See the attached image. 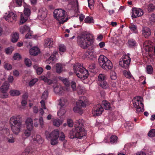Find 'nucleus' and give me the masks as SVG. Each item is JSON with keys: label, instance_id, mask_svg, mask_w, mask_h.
<instances>
[{"label": "nucleus", "instance_id": "1", "mask_svg": "<svg viewBox=\"0 0 155 155\" xmlns=\"http://www.w3.org/2000/svg\"><path fill=\"white\" fill-rule=\"evenodd\" d=\"M84 123V121L82 119H79L76 121L74 124L75 129L70 132L69 136L70 138L81 139L86 136V131L83 127Z\"/></svg>", "mask_w": 155, "mask_h": 155}, {"label": "nucleus", "instance_id": "2", "mask_svg": "<svg viewBox=\"0 0 155 155\" xmlns=\"http://www.w3.org/2000/svg\"><path fill=\"white\" fill-rule=\"evenodd\" d=\"M21 117L20 115L13 116L12 117L9 121L11 130L14 134H18L21 131L22 124L21 121Z\"/></svg>", "mask_w": 155, "mask_h": 155}, {"label": "nucleus", "instance_id": "3", "mask_svg": "<svg viewBox=\"0 0 155 155\" xmlns=\"http://www.w3.org/2000/svg\"><path fill=\"white\" fill-rule=\"evenodd\" d=\"M90 34H83L78 37L77 42L79 45L82 48L85 49L94 43L93 39L91 37Z\"/></svg>", "mask_w": 155, "mask_h": 155}, {"label": "nucleus", "instance_id": "4", "mask_svg": "<svg viewBox=\"0 0 155 155\" xmlns=\"http://www.w3.org/2000/svg\"><path fill=\"white\" fill-rule=\"evenodd\" d=\"M73 70L74 73L79 78L83 80L87 78L88 75V71L81 64H74L73 65Z\"/></svg>", "mask_w": 155, "mask_h": 155}, {"label": "nucleus", "instance_id": "5", "mask_svg": "<svg viewBox=\"0 0 155 155\" xmlns=\"http://www.w3.org/2000/svg\"><path fill=\"white\" fill-rule=\"evenodd\" d=\"M32 139L31 140V142L29 143V146H28L25 150V152L28 153H31L34 150L35 146L33 143L36 144H42L43 142V139L39 135L32 137Z\"/></svg>", "mask_w": 155, "mask_h": 155}, {"label": "nucleus", "instance_id": "6", "mask_svg": "<svg viewBox=\"0 0 155 155\" xmlns=\"http://www.w3.org/2000/svg\"><path fill=\"white\" fill-rule=\"evenodd\" d=\"M53 15L54 18L58 21L59 24L64 23L68 19L66 12L65 10L61 9L54 10Z\"/></svg>", "mask_w": 155, "mask_h": 155}, {"label": "nucleus", "instance_id": "7", "mask_svg": "<svg viewBox=\"0 0 155 155\" xmlns=\"http://www.w3.org/2000/svg\"><path fill=\"white\" fill-rule=\"evenodd\" d=\"M87 101L88 100L86 97H81L80 99L76 102V106L73 108L74 111L80 114H82L83 111L81 107H85Z\"/></svg>", "mask_w": 155, "mask_h": 155}, {"label": "nucleus", "instance_id": "8", "mask_svg": "<svg viewBox=\"0 0 155 155\" xmlns=\"http://www.w3.org/2000/svg\"><path fill=\"white\" fill-rule=\"evenodd\" d=\"M143 101V98L139 96L135 97L133 100L134 107L136 109V113L138 114L142 112L144 110Z\"/></svg>", "mask_w": 155, "mask_h": 155}, {"label": "nucleus", "instance_id": "9", "mask_svg": "<svg viewBox=\"0 0 155 155\" xmlns=\"http://www.w3.org/2000/svg\"><path fill=\"white\" fill-rule=\"evenodd\" d=\"M59 133L58 130H54L49 134L48 131L45 132L46 137L48 140H51L52 145H55L58 143V139L59 137Z\"/></svg>", "mask_w": 155, "mask_h": 155}, {"label": "nucleus", "instance_id": "10", "mask_svg": "<svg viewBox=\"0 0 155 155\" xmlns=\"http://www.w3.org/2000/svg\"><path fill=\"white\" fill-rule=\"evenodd\" d=\"M130 55L129 54L124 55L120 59L119 62V64L122 67L127 68L129 67L131 61Z\"/></svg>", "mask_w": 155, "mask_h": 155}, {"label": "nucleus", "instance_id": "11", "mask_svg": "<svg viewBox=\"0 0 155 155\" xmlns=\"http://www.w3.org/2000/svg\"><path fill=\"white\" fill-rule=\"evenodd\" d=\"M10 84L7 82H4L0 87V91L4 94H0V97L2 98H5L8 97V95L7 93L8 89H9Z\"/></svg>", "mask_w": 155, "mask_h": 155}, {"label": "nucleus", "instance_id": "12", "mask_svg": "<svg viewBox=\"0 0 155 155\" xmlns=\"http://www.w3.org/2000/svg\"><path fill=\"white\" fill-rule=\"evenodd\" d=\"M131 13V17L133 18L140 16L142 15L143 14L141 9L136 8H132Z\"/></svg>", "mask_w": 155, "mask_h": 155}, {"label": "nucleus", "instance_id": "13", "mask_svg": "<svg viewBox=\"0 0 155 155\" xmlns=\"http://www.w3.org/2000/svg\"><path fill=\"white\" fill-rule=\"evenodd\" d=\"M104 109L101 105L98 104L94 106L92 110V114L94 116H99L102 113Z\"/></svg>", "mask_w": 155, "mask_h": 155}, {"label": "nucleus", "instance_id": "14", "mask_svg": "<svg viewBox=\"0 0 155 155\" xmlns=\"http://www.w3.org/2000/svg\"><path fill=\"white\" fill-rule=\"evenodd\" d=\"M53 88L54 92L55 94L59 95H61L63 94L65 89L67 90V88H63L61 86L55 84L54 85Z\"/></svg>", "mask_w": 155, "mask_h": 155}, {"label": "nucleus", "instance_id": "15", "mask_svg": "<svg viewBox=\"0 0 155 155\" xmlns=\"http://www.w3.org/2000/svg\"><path fill=\"white\" fill-rule=\"evenodd\" d=\"M47 11L45 8H40L39 10L38 13V18L41 20L44 19L47 17Z\"/></svg>", "mask_w": 155, "mask_h": 155}, {"label": "nucleus", "instance_id": "16", "mask_svg": "<svg viewBox=\"0 0 155 155\" xmlns=\"http://www.w3.org/2000/svg\"><path fill=\"white\" fill-rule=\"evenodd\" d=\"M16 17V15L12 12L6 13L4 16L5 19L8 22H12L13 20H15Z\"/></svg>", "mask_w": 155, "mask_h": 155}, {"label": "nucleus", "instance_id": "17", "mask_svg": "<svg viewBox=\"0 0 155 155\" xmlns=\"http://www.w3.org/2000/svg\"><path fill=\"white\" fill-rule=\"evenodd\" d=\"M142 32V36L146 38H148L151 34L150 29L149 27L145 26H143Z\"/></svg>", "mask_w": 155, "mask_h": 155}, {"label": "nucleus", "instance_id": "18", "mask_svg": "<svg viewBox=\"0 0 155 155\" xmlns=\"http://www.w3.org/2000/svg\"><path fill=\"white\" fill-rule=\"evenodd\" d=\"M10 134H11L9 129L6 128L2 129L0 130V139L4 140Z\"/></svg>", "mask_w": 155, "mask_h": 155}, {"label": "nucleus", "instance_id": "19", "mask_svg": "<svg viewBox=\"0 0 155 155\" xmlns=\"http://www.w3.org/2000/svg\"><path fill=\"white\" fill-rule=\"evenodd\" d=\"M153 46L151 41H146L144 43L142 49L143 48L146 51L149 52L152 50Z\"/></svg>", "mask_w": 155, "mask_h": 155}, {"label": "nucleus", "instance_id": "20", "mask_svg": "<svg viewBox=\"0 0 155 155\" xmlns=\"http://www.w3.org/2000/svg\"><path fill=\"white\" fill-rule=\"evenodd\" d=\"M99 86L103 89L105 90L107 92H109L112 90L109 84L106 81H104L101 83Z\"/></svg>", "mask_w": 155, "mask_h": 155}, {"label": "nucleus", "instance_id": "21", "mask_svg": "<svg viewBox=\"0 0 155 155\" xmlns=\"http://www.w3.org/2000/svg\"><path fill=\"white\" fill-rule=\"evenodd\" d=\"M34 125L35 127H38L39 124L41 128L44 127V124L43 118L42 117H39V119L35 118L34 119Z\"/></svg>", "mask_w": 155, "mask_h": 155}, {"label": "nucleus", "instance_id": "22", "mask_svg": "<svg viewBox=\"0 0 155 155\" xmlns=\"http://www.w3.org/2000/svg\"><path fill=\"white\" fill-rule=\"evenodd\" d=\"M109 60L106 56L102 55H100L98 58V64L102 67Z\"/></svg>", "mask_w": 155, "mask_h": 155}, {"label": "nucleus", "instance_id": "23", "mask_svg": "<svg viewBox=\"0 0 155 155\" xmlns=\"http://www.w3.org/2000/svg\"><path fill=\"white\" fill-rule=\"evenodd\" d=\"M25 124L26 128L33 129L34 124L32 119L30 117L27 118L25 120Z\"/></svg>", "mask_w": 155, "mask_h": 155}, {"label": "nucleus", "instance_id": "24", "mask_svg": "<svg viewBox=\"0 0 155 155\" xmlns=\"http://www.w3.org/2000/svg\"><path fill=\"white\" fill-rule=\"evenodd\" d=\"M106 71L111 70L113 68V64L111 61L109 60L101 67Z\"/></svg>", "mask_w": 155, "mask_h": 155}, {"label": "nucleus", "instance_id": "25", "mask_svg": "<svg viewBox=\"0 0 155 155\" xmlns=\"http://www.w3.org/2000/svg\"><path fill=\"white\" fill-rule=\"evenodd\" d=\"M53 44V40L52 39L48 38L45 40L44 46L50 48L52 47Z\"/></svg>", "mask_w": 155, "mask_h": 155}, {"label": "nucleus", "instance_id": "26", "mask_svg": "<svg viewBox=\"0 0 155 155\" xmlns=\"http://www.w3.org/2000/svg\"><path fill=\"white\" fill-rule=\"evenodd\" d=\"M29 52L31 55L35 56L40 52V50L37 47H34L30 49Z\"/></svg>", "mask_w": 155, "mask_h": 155}, {"label": "nucleus", "instance_id": "27", "mask_svg": "<svg viewBox=\"0 0 155 155\" xmlns=\"http://www.w3.org/2000/svg\"><path fill=\"white\" fill-rule=\"evenodd\" d=\"M24 12L25 15L27 17H29L30 15L31 11L30 9V7L28 5H25L24 6Z\"/></svg>", "mask_w": 155, "mask_h": 155}, {"label": "nucleus", "instance_id": "28", "mask_svg": "<svg viewBox=\"0 0 155 155\" xmlns=\"http://www.w3.org/2000/svg\"><path fill=\"white\" fill-rule=\"evenodd\" d=\"M4 140L9 143H14L15 141V138L13 137L12 134H10Z\"/></svg>", "mask_w": 155, "mask_h": 155}, {"label": "nucleus", "instance_id": "29", "mask_svg": "<svg viewBox=\"0 0 155 155\" xmlns=\"http://www.w3.org/2000/svg\"><path fill=\"white\" fill-rule=\"evenodd\" d=\"M41 78L45 82L48 84L55 83L56 82V80L55 79H53L52 80L49 79L47 77L44 76L41 77Z\"/></svg>", "mask_w": 155, "mask_h": 155}, {"label": "nucleus", "instance_id": "30", "mask_svg": "<svg viewBox=\"0 0 155 155\" xmlns=\"http://www.w3.org/2000/svg\"><path fill=\"white\" fill-rule=\"evenodd\" d=\"M86 55L87 56V57L90 59H92L95 57L96 53L94 51H89L86 52Z\"/></svg>", "mask_w": 155, "mask_h": 155}, {"label": "nucleus", "instance_id": "31", "mask_svg": "<svg viewBox=\"0 0 155 155\" xmlns=\"http://www.w3.org/2000/svg\"><path fill=\"white\" fill-rule=\"evenodd\" d=\"M30 30V27L26 25L21 26L19 28L20 33L23 34L26 32Z\"/></svg>", "mask_w": 155, "mask_h": 155}, {"label": "nucleus", "instance_id": "32", "mask_svg": "<svg viewBox=\"0 0 155 155\" xmlns=\"http://www.w3.org/2000/svg\"><path fill=\"white\" fill-rule=\"evenodd\" d=\"M63 65L60 63H58L55 65L56 72L58 73H61L63 71Z\"/></svg>", "mask_w": 155, "mask_h": 155}, {"label": "nucleus", "instance_id": "33", "mask_svg": "<svg viewBox=\"0 0 155 155\" xmlns=\"http://www.w3.org/2000/svg\"><path fill=\"white\" fill-rule=\"evenodd\" d=\"M33 68L36 70L38 75H40L43 71V69L41 67H39L38 65L35 64L33 66Z\"/></svg>", "mask_w": 155, "mask_h": 155}, {"label": "nucleus", "instance_id": "34", "mask_svg": "<svg viewBox=\"0 0 155 155\" xmlns=\"http://www.w3.org/2000/svg\"><path fill=\"white\" fill-rule=\"evenodd\" d=\"M76 90L78 94H84L85 91L84 87L80 85L78 86Z\"/></svg>", "mask_w": 155, "mask_h": 155}, {"label": "nucleus", "instance_id": "35", "mask_svg": "<svg viewBox=\"0 0 155 155\" xmlns=\"http://www.w3.org/2000/svg\"><path fill=\"white\" fill-rule=\"evenodd\" d=\"M107 75L104 74H100L98 77V80L100 82L105 81L107 80Z\"/></svg>", "mask_w": 155, "mask_h": 155}, {"label": "nucleus", "instance_id": "36", "mask_svg": "<svg viewBox=\"0 0 155 155\" xmlns=\"http://www.w3.org/2000/svg\"><path fill=\"white\" fill-rule=\"evenodd\" d=\"M68 104V101L65 98H61L60 100L59 105L61 107L66 106Z\"/></svg>", "mask_w": 155, "mask_h": 155}, {"label": "nucleus", "instance_id": "37", "mask_svg": "<svg viewBox=\"0 0 155 155\" xmlns=\"http://www.w3.org/2000/svg\"><path fill=\"white\" fill-rule=\"evenodd\" d=\"M102 104L105 110H108L110 109V104L108 101L104 100L102 101Z\"/></svg>", "mask_w": 155, "mask_h": 155}, {"label": "nucleus", "instance_id": "38", "mask_svg": "<svg viewBox=\"0 0 155 155\" xmlns=\"http://www.w3.org/2000/svg\"><path fill=\"white\" fill-rule=\"evenodd\" d=\"M52 123L54 126L58 127L62 124V122L58 119H55L52 120Z\"/></svg>", "mask_w": 155, "mask_h": 155}, {"label": "nucleus", "instance_id": "39", "mask_svg": "<svg viewBox=\"0 0 155 155\" xmlns=\"http://www.w3.org/2000/svg\"><path fill=\"white\" fill-rule=\"evenodd\" d=\"M58 79L61 81L66 86H69L70 82L68 80L67 78L61 77H58Z\"/></svg>", "mask_w": 155, "mask_h": 155}, {"label": "nucleus", "instance_id": "40", "mask_svg": "<svg viewBox=\"0 0 155 155\" xmlns=\"http://www.w3.org/2000/svg\"><path fill=\"white\" fill-rule=\"evenodd\" d=\"M19 38V34L18 33L15 32L12 35V41L13 42H15L17 41Z\"/></svg>", "mask_w": 155, "mask_h": 155}, {"label": "nucleus", "instance_id": "41", "mask_svg": "<svg viewBox=\"0 0 155 155\" xmlns=\"http://www.w3.org/2000/svg\"><path fill=\"white\" fill-rule=\"evenodd\" d=\"M28 17H27L21 14L20 17V24H22L24 23L28 19Z\"/></svg>", "mask_w": 155, "mask_h": 155}, {"label": "nucleus", "instance_id": "42", "mask_svg": "<svg viewBox=\"0 0 155 155\" xmlns=\"http://www.w3.org/2000/svg\"><path fill=\"white\" fill-rule=\"evenodd\" d=\"M129 28L133 33H137L138 32L137 26L133 24H131L129 26Z\"/></svg>", "mask_w": 155, "mask_h": 155}, {"label": "nucleus", "instance_id": "43", "mask_svg": "<svg viewBox=\"0 0 155 155\" xmlns=\"http://www.w3.org/2000/svg\"><path fill=\"white\" fill-rule=\"evenodd\" d=\"M9 93L12 96H18L20 94V91L17 90H11Z\"/></svg>", "mask_w": 155, "mask_h": 155}, {"label": "nucleus", "instance_id": "44", "mask_svg": "<svg viewBox=\"0 0 155 155\" xmlns=\"http://www.w3.org/2000/svg\"><path fill=\"white\" fill-rule=\"evenodd\" d=\"M58 52L57 51H55L54 54H53L51 55L49 58V60L51 61L53 63L56 61L57 60L55 55L57 54Z\"/></svg>", "mask_w": 155, "mask_h": 155}, {"label": "nucleus", "instance_id": "45", "mask_svg": "<svg viewBox=\"0 0 155 155\" xmlns=\"http://www.w3.org/2000/svg\"><path fill=\"white\" fill-rule=\"evenodd\" d=\"M25 38L27 39H31L32 38H36L35 37L33 36L32 31H31L30 30L28 31V32L25 35Z\"/></svg>", "mask_w": 155, "mask_h": 155}, {"label": "nucleus", "instance_id": "46", "mask_svg": "<svg viewBox=\"0 0 155 155\" xmlns=\"http://www.w3.org/2000/svg\"><path fill=\"white\" fill-rule=\"evenodd\" d=\"M117 137L115 135H112L110 138V142L112 144L116 143Z\"/></svg>", "mask_w": 155, "mask_h": 155}, {"label": "nucleus", "instance_id": "47", "mask_svg": "<svg viewBox=\"0 0 155 155\" xmlns=\"http://www.w3.org/2000/svg\"><path fill=\"white\" fill-rule=\"evenodd\" d=\"M155 6L152 4H150L148 5L147 9L148 12H151L155 9Z\"/></svg>", "mask_w": 155, "mask_h": 155}, {"label": "nucleus", "instance_id": "48", "mask_svg": "<svg viewBox=\"0 0 155 155\" xmlns=\"http://www.w3.org/2000/svg\"><path fill=\"white\" fill-rule=\"evenodd\" d=\"M126 124V125H125V127L128 130L131 129L134 126V124L131 122H127Z\"/></svg>", "mask_w": 155, "mask_h": 155}, {"label": "nucleus", "instance_id": "49", "mask_svg": "<svg viewBox=\"0 0 155 155\" xmlns=\"http://www.w3.org/2000/svg\"><path fill=\"white\" fill-rule=\"evenodd\" d=\"M66 111L64 108H61L60 110L58 112V115L59 117L63 115L66 113Z\"/></svg>", "mask_w": 155, "mask_h": 155}, {"label": "nucleus", "instance_id": "50", "mask_svg": "<svg viewBox=\"0 0 155 155\" xmlns=\"http://www.w3.org/2000/svg\"><path fill=\"white\" fill-rule=\"evenodd\" d=\"M59 49L60 51L61 54L62 55V54L65 51L66 48L64 45H61L59 47Z\"/></svg>", "mask_w": 155, "mask_h": 155}, {"label": "nucleus", "instance_id": "51", "mask_svg": "<svg viewBox=\"0 0 155 155\" xmlns=\"http://www.w3.org/2000/svg\"><path fill=\"white\" fill-rule=\"evenodd\" d=\"M110 78L112 80H115L117 78V75L116 72L113 71H111L110 73Z\"/></svg>", "mask_w": 155, "mask_h": 155}, {"label": "nucleus", "instance_id": "52", "mask_svg": "<svg viewBox=\"0 0 155 155\" xmlns=\"http://www.w3.org/2000/svg\"><path fill=\"white\" fill-rule=\"evenodd\" d=\"M84 21L86 23H93L94 20L92 17L87 16L85 19Z\"/></svg>", "mask_w": 155, "mask_h": 155}, {"label": "nucleus", "instance_id": "53", "mask_svg": "<svg viewBox=\"0 0 155 155\" xmlns=\"http://www.w3.org/2000/svg\"><path fill=\"white\" fill-rule=\"evenodd\" d=\"M128 46L130 47H132L136 45V42L132 39H130L128 42Z\"/></svg>", "mask_w": 155, "mask_h": 155}, {"label": "nucleus", "instance_id": "54", "mask_svg": "<svg viewBox=\"0 0 155 155\" xmlns=\"http://www.w3.org/2000/svg\"><path fill=\"white\" fill-rule=\"evenodd\" d=\"M33 129H28L27 128L24 131V134L27 137H29L31 134V131Z\"/></svg>", "mask_w": 155, "mask_h": 155}, {"label": "nucleus", "instance_id": "55", "mask_svg": "<svg viewBox=\"0 0 155 155\" xmlns=\"http://www.w3.org/2000/svg\"><path fill=\"white\" fill-rule=\"evenodd\" d=\"M13 50V47L11 46L6 48L5 50V51L7 54H11L12 53Z\"/></svg>", "mask_w": 155, "mask_h": 155}, {"label": "nucleus", "instance_id": "56", "mask_svg": "<svg viewBox=\"0 0 155 155\" xmlns=\"http://www.w3.org/2000/svg\"><path fill=\"white\" fill-rule=\"evenodd\" d=\"M153 71V69L152 66L148 65L146 68V71L147 74H151Z\"/></svg>", "mask_w": 155, "mask_h": 155}, {"label": "nucleus", "instance_id": "57", "mask_svg": "<svg viewBox=\"0 0 155 155\" xmlns=\"http://www.w3.org/2000/svg\"><path fill=\"white\" fill-rule=\"evenodd\" d=\"M48 91H45L43 93L41 98L43 100H46L48 97Z\"/></svg>", "mask_w": 155, "mask_h": 155}, {"label": "nucleus", "instance_id": "58", "mask_svg": "<svg viewBox=\"0 0 155 155\" xmlns=\"http://www.w3.org/2000/svg\"><path fill=\"white\" fill-rule=\"evenodd\" d=\"M149 21L151 23H153L155 22V15L152 14L149 18Z\"/></svg>", "mask_w": 155, "mask_h": 155}, {"label": "nucleus", "instance_id": "59", "mask_svg": "<svg viewBox=\"0 0 155 155\" xmlns=\"http://www.w3.org/2000/svg\"><path fill=\"white\" fill-rule=\"evenodd\" d=\"M123 73L124 75L127 78H131L132 77L130 73L128 71L125 70L124 71Z\"/></svg>", "mask_w": 155, "mask_h": 155}, {"label": "nucleus", "instance_id": "60", "mask_svg": "<svg viewBox=\"0 0 155 155\" xmlns=\"http://www.w3.org/2000/svg\"><path fill=\"white\" fill-rule=\"evenodd\" d=\"M148 136L150 137H152L155 136V129H152L149 132Z\"/></svg>", "mask_w": 155, "mask_h": 155}, {"label": "nucleus", "instance_id": "61", "mask_svg": "<svg viewBox=\"0 0 155 155\" xmlns=\"http://www.w3.org/2000/svg\"><path fill=\"white\" fill-rule=\"evenodd\" d=\"M25 62L26 65L28 67H30L31 65V61L28 58H25Z\"/></svg>", "mask_w": 155, "mask_h": 155}, {"label": "nucleus", "instance_id": "62", "mask_svg": "<svg viewBox=\"0 0 155 155\" xmlns=\"http://www.w3.org/2000/svg\"><path fill=\"white\" fill-rule=\"evenodd\" d=\"M4 67L7 70H10L12 68V65L8 63L5 64L4 65Z\"/></svg>", "mask_w": 155, "mask_h": 155}, {"label": "nucleus", "instance_id": "63", "mask_svg": "<svg viewBox=\"0 0 155 155\" xmlns=\"http://www.w3.org/2000/svg\"><path fill=\"white\" fill-rule=\"evenodd\" d=\"M71 86L72 90L73 91H76V83L74 81H72L71 82Z\"/></svg>", "mask_w": 155, "mask_h": 155}, {"label": "nucleus", "instance_id": "64", "mask_svg": "<svg viewBox=\"0 0 155 155\" xmlns=\"http://www.w3.org/2000/svg\"><path fill=\"white\" fill-rule=\"evenodd\" d=\"M67 123L68 125L70 127H72L73 125V122L72 119H68L67 120Z\"/></svg>", "mask_w": 155, "mask_h": 155}]
</instances>
